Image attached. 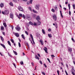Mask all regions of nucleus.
Listing matches in <instances>:
<instances>
[{
  "label": "nucleus",
  "mask_w": 75,
  "mask_h": 75,
  "mask_svg": "<svg viewBox=\"0 0 75 75\" xmlns=\"http://www.w3.org/2000/svg\"><path fill=\"white\" fill-rule=\"evenodd\" d=\"M13 34L17 37H19V34L17 33L13 32Z\"/></svg>",
  "instance_id": "7"
},
{
  "label": "nucleus",
  "mask_w": 75,
  "mask_h": 75,
  "mask_svg": "<svg viewBox=\"0 0 75 75\" xmlns=\"http://www.w3.org/2000/svg\"><path fill=\"white\" fill-rule=\"evenodd\" d=\"M54 8L55 10L56 11H57L58 10V8H57V6H56L54 7Z\"/></svg>",
  "instance_id": "14"
},
{
  "label": "nucleus",
  "mask_w": 75,
  "mask_h": 75,
  "mask_svg": "<svg viewBox=\"0 0 75 75\" xmlns=\"http://www.w3.org/2000/svg\"><path fill=\"white\" fill-rule=\"evenodd\" d=\"M29 24H30V25H33L34 24H33V22H31V21H30L29 22Z\"/></svg>",
  "instance_id": "23"
},
{
  "label": "nucleus",
  "mask_w": 75,
  "mask_h": 75,
  "mask_svg": "<svg viewBox=\"0 0 75 75\" xmlns=\"http://www.w3.org/2000/svg\"><path fill=\"white\" fill-rule=\"evenodd\" d=\"M34 25H37V23L35 22H34Z\"/></svg>",
  "instance_id": "48"
},
{
  "label": "nucleus",
  "mask_w": 75,
  "mask_h": 75,
  "mask_svg": "<svg viewBox=\"0 0 75 75\" xmlns=\"http://www.w3.org/2000/svg\"><path fill=\"white\" fill-rule=\"evenodd\" d=\"M36 19L38 21H39L40 20V17L39 16H38L36 17Z\"/></svg>",
  "instance_id": "10"
},
{
  "label": "nucleus",
  "mask_w": 75,
  "mask_h": 75,
  "mask_svg": "<svg viewBox=\"0 0 75 75\" xmlns=\"http://www.w3.org/2000/svg\"><path fill=\"white\" fill-rule=\"evenodd\" d=\"M68 6L69 7V10H70V4H68Z\"/></svg>",
  "instance_id": "39"
},
{
  "label": "nucleus",
  "mask_w": 75,
  "mask_h": 75,
  "mask_svg": "<svg viewBox=\"0 0 75 75\" xmlns=\"http://www.w3.org/2000/svg\"><path fill=\"white\" fill-rule=\"evenodd\" d=\"M16 30H17V31H19L20 30V28L18 26L16 28Z\"/></svg>",
  "instance_id": "9"
},
{
  "label": "nucleus",
  "mask_w": 75,
  "mask_h": 75,
  "mask_svg": "<svg viewBox=\"0 0 75 75\" xmlns=\"http://www.w3.org/2000/svg\"><path fill=\"white\" fill-rule=\"evenodd\" d=\"M7 42L8 44V45H10V46H11V43H10V41L9 40H8V42Z\"/></svg>",
  "instance_id": "18"
},
{
  "label": "nucleus",
  "mask_w": 75,
  "mask_h": 75,
  "mask_svg": "<svg viewBox=\"0 0 75 75\" xmlns=\"http://www.w3.org/2000/svg\"><path fill=\"white\" fill-rule=\"evenodd\" d=\"M33 11L34 13H37V11H35V10L33 9Z\"/></svg>",
  "instance_id": "30"
},
{
  "label": "nucleus",
  "mask_w": 75,
  "mask_h": 75,
  "mask_svg": "<svg viewBox=\"0 0 75 75\" xmlns=\"http://www.w3.org/2000/svg\"><path fill=\"white\" fill-rule=\"evenodd\" d=\"M60 12L61 16L62 17V18H63V16H62V12H61V11H60Z\"/></svg>",
  "instance_id": "29"
},
{
  "label": "nucleus",
  "mask_w": 75,
  "mask_h": 75,
  "mask_svg": "<svg viewBox=\"0 0 75 75\" xmlns=\"http://www.w3.org/2000/svg\"><path fill=\"white\" fill-rule=\"evenodd\" d=\"M25 33L26 34V35H28V33L27 31H25Z\"/></svg>",
  "instance_id": "34"
},
{
  "label": "nucleus",
  "mask_w": 75,
  "mask_h": 75,
  "mask_svg": "<svg viewBox=\"0 0 75 75\" xmlns=\"http://www.w3.org/2000/svg\"><path fill=\"white\" fill-rule=\"evenodd\" d=\"M42 33H43L44 34H45V31H44V30L43 29L42 30Z\"/></svg>",
  "instance_id": "26"
},
{
  "label": "nucleus",
  "mask_w": 75,
  "mask_h": 75,
  "mask_svg": "<svg viewBox=\"0 0 75 75\" xmlns=\"http://www.w3.org/2000/svg\"><path fill=\"white\" fill-rule=\"evenodd\" d=\"M13 1H14V2H15V3L17 2V0H13Z\"/></svg>",
  "instance_id": "56"
},
{
  "label": "nucleus",
  "mask_w": 75,
  "mask_h": 75,
  "mask_svg": "<svg viewBox=\"0 0 75 75\" xmlns=\"http://www.w3.org/2000/svg\"><path fill=\"white\" fill-rule=\"evenodd\" d=\"M13 52L15 55H17V52H16L13 50Z\"/></svg>",
  "instance_id": "25"
},
{
  "label": "nucleus",
  "mask_w": 75,
  "mask_h": 75,
  "mask_svg": "<svg viewBox=\"0 0 75 75\" xmlns=\"http://www.w3.org/2000/svg\"><path fill=\"white\" fill-rule=\"evenodd\" d=\"M29 40H30V41H31V43L32 44H33V42H32V41H31V38H29Z\"/></svg>",
  "instance_id": "58"
},
{
  "label": "nucleus",
  "mask_w": 75,
  "mask_h": 75,
  "mask_svg": "<svg viewBox=\"0 0 75 75\" xmlns=\"http://www.w3.org/2000/svg\"><path fill=\"white\" fill-rule=\"evenodd\" d=\"M53 18L54 20H55V21L57 20V16H56V15H54L53 16Z\"/></svg>",
  "instance_id": "8"
},
{
  "label": "nucleus",
  "mask_w": 75,
  "mask_h": 75,
  "mask_svg": "<svg viewBox=\"0 0 75 75\" xmlns=\"http://www.w3.org/2000/svg\"><path fill=\"white\" fill-rule=\"evenodd\" d=\"M47 59L48 61L50 63H51V62H50V59L49 58H47Z\"/></svg>",
  "instance_id": "43"
},
{
  "label": "nucleus",
  "mask_w": 75,
  "mask_h": 75,
  "mask_svg": "<svg viewBox=\"0 0 75 75\" xmlns=\"http://www.w3.org/2000/svg\"><path fill=\"white\" fill-rule=\"evenodd\" d=\"M3 25L5 27H7V25H6V23H4Z\"/></svg>",
  "instance_id": "24"
},
{
  "label": "nucleus",
  "mask_w": 75,
  "mask_h": 75,
  "mask_svg": "<svg viewBox=\"0 0 75 75\" xmlns=\"http://www.w3.org/2000/svg\"><path fill=\"white\" fill-rule=\"evenodd\" d=\"M18 9L19 10H20V11H23V8H22L20 6L18 7Z\"/></svg>",
  "instance_id": "6"
},
{
  "label": "nucleus",
  "mask_w": 75,
  "mask_h": 75,
  "mask_svg": "<svg viewBox=\"0 0 75 75\" xmlns=\"http://www.w3.org/2000/svg\"><path fill=\"white\" fill-rule=\"evenodd\" d=\"M48 36L49 38H51V37H52V35H51V34H48Z\"/></svg>",
  "instance_id": "22"
},
{
  "label": "nucleus",
  "mask_w": 75,
  "mask_h": 75,
  "mask_svg": "<svg viewBox=\"0 0 75 75\" xmlns=\"http://www.w3.org/2000/svg\"><path fill=\"white\" fill-rule=\"evenodd\" d=\"M38 56L39 57H41V56H40V54H38Z\"/></svg>",
  "instance_id": "61"
},
{
  "label": "nucleus",
  "mask_w": 75,
  "mask_h": 75,
  "mask_svg": "<svg viewBox=\"0 0 75 75\" xmlns=\"http://www.w3.org/2000/svg\"><path fill=\"white\" fill-rule=\"evenodd\" d=\"M51 56L52 57H55V56H54V55H51Z\"/></svg>",
  "instance_id": "59"
},
{
  "label": "nucleus",
  "mask_w": 75,
  "mask_h": 75,
  "mask_svg": "<svg viewBox=\"0 0 75 75\" xmlns=\"http://www.w3.org/2000/svg\"><path fill=\"white\" fill-rule=\"evenodd\" d=\"M2 13L3 14H8L9 12H8V11L6 10L4 12L2 11Z\"/></svg>",
  "instance_id": "2"
},
{
  "label": "nucleus",
  "mask_w": 75,
  "mask_h": 75,
  "mask_svg": "<svg viewBox=\"0 0 75 75\" xmlns=\"http://www.w3.org/2000/svg\"><path fill=\"white\" fill-rule=\"evenodd\" d=\"M40 42L42 45H44V44H43V42H42V40H40Z\"/></svg>",
  "instance_id": "16"
},
{
  "label": "nucleus",
  "mask_w": 75,
  "mask_h": 75,
  "mask_svg": "<svg viewBox=\"0 0 75 75\" xmlns=\"http://www.w3.org/2000/svg\"><path fill=\"white\" fill-rule=\"evenodd\" d=\"M2 34L4 35H5V32H3Z\"/></svg>",
  "instance_id": "60"
},
{
  "label": "nucleus",
  "mask_w": 75,
  "mask_h": 75,
  "mask_svg": "<svg viewBox=\"0 0 75 75\" xmlns=\"http://www.w3.org/2000/svg\"><path fill=\"white\" fill-rule=\"evenodd\" d=\"M55 27H56V28H58V26L57 24L55 25Z\"/></svg>",
  "instance_id": "49"
},
{
  "label": "nucleus",
  "mask_w": 75,
  "mask_h": 75,
  "mask_svg": "<svg viewBox=\"0 0 75 75\" xmlns=\"http://www.w3.org/2000/svg\"><path fill=\"white\" fill-rule=\"evenodd\" d=\"M44 65L45 67L46 68H47V65H45V64H44Z\"/></svg>",
  "instance_id": "57"
},
{
  "label": "nucleus",
  "mask_w": 75,
  "mask_h": 75,
  "mask_svg": "<svg viewBox=\"0 0 75 75\" xmlns=\"http://www.w3.org/2000/svg\"><path fill=\"white\" fill-rule=\"evenodd\" d=\"M13 65H14L15 68H16V64L14 63L13 64Z\"/></svg>",
  "instance_id": "62"
},
{
  "label": "nucleus",
  "mask_w": 75,
  "mask_h": 75,
  "mask_svg": "<svg viewBox=\"0 0 75 75\" xmlns=\"http://www.w3.org/2000/svg\"><path fill=\"white\" fill-rule=\"evenodd\" d=\"M52 11V12H53V13H54L55 12V10L54 9H52L51 10Z\"/></svg>",
  "instance_id": "32"
},
{
  "label": "nucleus",
  "mask_w": 75,
  "mask_h": 75,
  "mask_svg": "<svg viewBox=\"0 0 75 75\" xmlns=\"http://www.w3.org/2000/svg\"><path fill=\"white\" fill-rule=\"evenodd\" d=\"M25 44H26V45H28V43H27V42H25Z\"/></svg>",
  "instance_id": "42"
},
{
  "label": "nucleus",
  "mask_w": 75,
  "mask_h": 75,
  "mask_svg": "<svg viewBox=\"0 0 75 75\" xmlns=\"http://www.w3.org/2000/svg\"><path fill=\"white\" fill-rule=\"evenodd\" d=\"M13 44H14V46H16V43H13Z\"/></svg>",
  "instance_id": "64"
},
{
  "label": "nucleus",
  "mask_w": 75,
  "mask_h": 75,
  "mask_svg": "<svg viewBox=\"0 0 75 75\" xmlns=\"http://www.w3.org/2000/svg\"><path fill=\"white\" fill-rule=\"evenodd\" d=\"M0 37L2 41H4V39H3V38L2 36H1Z\"/></svg>",
  "instance_id": "27"
},
{
  "label": "nucleus",
  "mask_w": 75,
  "mask_h": 75,
  "mask_svg": "<svg viewBox=\"0 0 75 75\" xmlns=\"http://www.w3.org/2000/svg\"><path fill=\"white\" fill-rule=\"evenodd\" d=\"M26 18H27L28 20L30 21L31 20V17L30 15H27L26 16Z\"/></svg>",
  "instance_id": "3"
},
{
  "label": "nucleus",
  "mask_w": 75,
  "mask_h": 75,
  "mask_svg": "<svg viewBox=\"0 0 75 75\" xmlns=\"http://www.w3.org/2000/svg\"><path fill=\"white\" fill-rule=\"evenodd\" d=\"M0 6H1V7H4V4L2 3L1 4Z\"/></svg>",
  "instance_id": "15"
},
{
  "label": "nucleus",
  "mask_w": 75,
  "mask_h": 75,
  "mask_svg": "<svg viewBox=\"0 0 75 75\" xmlns=\"http://www.w3.org/2000/svg\"><path fill=\"white\" fill-rule=\"evenodd\" d=\"M10 6H13V3H12V2H11L10 3Z\"/></svg>",
  "instance_id": "31"
},
{
  "label": "nucleus",
  "mask_w": 75,
  "mask_h": 75,
  "mask_svg": "<svg viewBox=\"0 0 75 75\" xmlns=\"http://www.w3.org/2000/svg\"><path fill=\"white\" fill-rule=\"evenodd\" d=\"M68 51H69V52H72V49L71 48V47H69L68 49Z\"/></svg>",
  "instance_id": "11"
},
{
  "label": "nucleus",
  "mask_w": 75,
  "mask_h": 75,
  "mask_svg": "<svg viewBox=\"0 0 75 75\" xmlns=\"http://www.w3.org/2000/svg\"><path fill=\"white\" fill-rule=\"evenodd\" d=\"M69 15H70V16H71V11H69Z\"/></svg>",
  "instance_id": "47"
},
{
  "label": "nucleus",
  "mask_w": 75,
  "mask_h": 75,
  "mask_svg": "<svg viewBox=\"0 0 75 75\" xmlns=\"http://www.w3.org/2000/svg\"><path fill=\"white\" fill-rule=\"evenodd\" d=\"M19 16H18V18H19V19H20V17H23L24 19H25V15H24L23 14L22 15V14L20 13L19 14Z\"/></svg>",
  "instance_id": "1"
},
{
  "label": "nucleus",
  "mask_w": 75,
  "mask_h": 75,
  "mask_svg": "<svg viewBox=\"0 0 75 75\" xmlns=\"http://www.w3.org/2000/svg\"><path fill=\"white\" fill-rule=\"evenodd\" d=\"M48 31H51V29L50 28H49L48 30Z\"/></svg>",
  "instance_id": "55"
},
{
  "label": "nucleus",
  "mask_w": 75,
  "mask_h": 75,
  "mask_svg": "<svg viewBox=\"0 0 75 75\" xmlns=\"http://www.w3.org/2000/svg\"><path fill=\"white\" fill-rule=\"evenodd\" d=\"M4 29V27L3 26H1V30H3Z\"/></svg>",
  "instance_id": "35"
},
{
  "label": "nucleus",
  "mask_w": 75,
  "mask_h": 75,
  "mask_svg": "<svg viewBox=\"0 0 75 75\" xmlns=\"http://www.w3.org/2000/svg\"><path fill=\"white\" fill-rule=\"evenodd\" d=\"M10 17L11 18H13V14L12 13L10 14Z\"/></svg>",
  "instance_id": "12"
},
{
  "label": "nucleus",
  "mask_w": 75,
  "mask_h": 75,
  "mask_svg": "<svg viewBox=\"0 0 75 75\" xmlns=\"http://www.w3.org/2000/svg\"><path fill=\"white\" fill-rule=\"evenodd\" d=\"M21 37L22 38H23L24 40H25V37H24V35H22Z\"/></svg>",
  "instance_id": "20"
},
{
  "label": "nucleus",
  "mask_w": 75,
  "mask_h": 75,
  "mask_svg": "<svg viewBox=\"0 0 75 75\" xmlns=\"http://www.w3.org/2000/svg\"><path fill=\"white\" fill-rule=\"evenodd\" d=\"M20 63L21 64V65H23V64H24L23 63V62H20Z\"/></svg>",
  "instance_id": "41"
},
{
  "label": "nucleus",
  "mask_w": 75,
  "mask_h": 75,
  "mask_svg": "<svg viewBox=\"0 0 75 75\" xmlns=\"http://www.w3.org/2000/svg\"><path fill=\"white\" fill-rule=\"evenodd\" d=\"M42 73L43 75H45V73L44 71H42Z\"/></svg>",
  "instance_id": "36"
},
{
  "label": "nucleus",
  "mask_w": 75,
  "mask_h": 75,
  "mask_svg": "<svg viewBox=\"0 0 75 75\" xmlns=\"http://www.w3.org/2000/svg\"><path fill=\"white\" fill-rule=\"evenodd\" d=\"M10 40L12 42V43H14V40H13V39H11Z\"/></svg>",
  "instance_id": "28"
},
{
  "label": "nucleus",
  "mask_w": 75,
  "mask_h": 75,
  "mask_svg": "<svg viewBox=\"0 0 75 75\" xmlns=\"http://www.w3.org/2000/svg\"><path fill=\"white\" fill-rule=\"evenodd\" d=\"M29 2H30V3L31 4L32 3V2H33V0H30Z\"/></svg>",
  "instance_id": "45"
},
{
  "label": "nucleus",
  "mask_w": 75,
  "mask_h": 75,
  "mask_svg": "<svg viewBox=\"0 0 75 75\" xmlns=\"http://www.w3.org/2000/svg\"><path fill=\"white\" fill-rule=\"evenodd\" d=\"M40 5L39 4H37L35 6V8L37 9L38 10H39V8H40Z\"/></svg>",
  "instance_id": "4"
},
{
  "label": "nucleus",
  "mask_w": 75,
  "mask_h": 75,
  "mask_svg": "<svg viewBox=\"0 0 75 75\" xmlns=\"http://www.w3.org/2000/svg\"><path fill=\"white\" fill-rule=\"evenodd\" d=\"M64 8V10H67L66 8Z\"/></svg>",
  "instance_id": "63"
},
{
  "label": "nucleus",
  "mask_w": 75,
  "mask_h": 75,
  "mask_svg": "<svg viewBox=\"0 0 75 75\" xmlns=\"http://www.w3.org/2000/svg\"><path fill=\"white\" fill-rule=\"evenodd\" d=\"M35 58L36 59H39V57L37 56V55H35Z\"/></svg>",
  "instance_id": "19"
},
{
  "label": "nucleus",
  "mask_w": 75,
  "mask_h": 75,
  "mask_svg": "<svg viewBox=\"0 0 75 75\" xmlns=\"http://www.w3.org/2000/svg\"><path fill=\"white\" fill-rule=\"evenodd\" d=\"M57 73L58 75H59V71L58 70H57Z\"/></svg>",
  "instance_id": "51"
},
{
  "label": "nucleus",
  "mask_w": 75,
  "mask_h": 75,
  "mask_svg": "<svg viewBox=\"0 0 75 75\" xmlns=\"http://www.w3.org/2000/svg\"><path fill=\"white\" fill-rule=\"evenodd\" d=\"M72 71H75V70H74V67H72Z\"/></svg>",
  "instance_id": "40"
},
{
  "label": "nucleus",
  "mask_w": 75,
  "mask_h": 75,
  "mask_svg": "<svg viewBox=\"0 0 75 75\" xmlns=\"http://www.w3.org/2000/svg\"><path fill=\"white\" fill-rule=\"evenodd\" d=\"M44 50H45V52L47 53V48L46 47H45L43 49Z\"/></svg>",
  "instance_id": "13"
},
{
  "label": "nucleus",
  "mask_w": 75,
  "mask_h": 75,
  "mask_svg": "<svg viewBox=\"0 0 75 75\" xmlns=\"http://www.w3.org/2000/svg\"><path fill=\"white\" fill-rule=\"evenodd\" d=\"M71 40H72V41H73V42H75V40H74V39L73 38H71Z\"/></svg>",
  "instance_id": "53"
},
{
  "label": "nucleus",
  "mask_w": 75,
  "mask_h": 75,
  "mask_svg": "<svg viewBox=\"0 0 75 75\" xmlns=\"http://www.w3.org/2000/svg\"><path fill=\"white\" fill-rule=\"evenodd\" d=\"M18 46H19V47H21V44L20 42H18Z\"/></svg>",
  "instance_id": "37"
},
{
  "label": "nucleus",
  "mask_w": 75,
  "mask_h": 75,
  "mask_svg": "<svg viewBox=\"0 0 75 75\" xmlns=\"http://www.w3.org/2000/svg\"><path fill=\"white\" fill-rule=\"evenodd\" d=\"M65 72L66 75H68V73H67V71H66V70H65Z\"/></svg>",
  "instance_id": "46"
},
{
  "label": "nucleus",
  "mask_w": 75,
  "mask_h": 75,
  "mask_svg": "<svg viewBox=\"0 0 75 75\" xmlns=\"http://www.w3.org/2000/svg\"><path fill=\"white\" fill-rule=\"evenodd\" d=\"M31 64L32 65V66H34V63L33 62H32L31 63Z\"/></svg>",
  "instance_id": "50"
},
{
  "label": "nucleus",
  "mask_w": 75,
  "mask_h": 75,
  "mask_svg": "<svg viewBox=\"0 0 75 75\" xmlns=\"http://www.w3.org/2000/svg\"><path fill=\"white\" fill-rule=\"evenodd\" d=\"M8 55L9 56V57H12L11 55V54H9V53H8Z\"/></svg>",
  "instance_id": "52"
},
{
  "label": "nucleus",
  "mask_w": 75,
  "mask_h": 75,
  "mask_svg": "<svg viewBox=\"0 0 75 75\" xmlns=\"http://www.w3.org/2000/svg\"><path fill=\"white\" fill-rule=\"evenodd\" d=\"M30 2L28 1L27 2V4H28V5H30Z\"/></svg>",
  "instance_id": "44"
},
{
  "label": "nucleus",
  "mask_w": 75,
  "mask_h": 75,
  "mask_svg": "<svg viewBox=\"0 0 75 75\" xmlns=\"http://www.w3.org/2000/svg\"><path fill=\"white\" fill-rule=\"evenodd\" d=\"M30 38H31L32 41H33V44H35V42H34V39H33V35L32 34H30Z\"/></svg>",
  "instance_id": "5"
},
{
  "label": "nucleus",
  "mask_w": 75,
  "mask_h": 75,
  "mask_svg": "<svg viewBox=\"0 0 75 75\" xmlns=\"http://www.w3.org/2000/svg\"><path fill=\"white\" fill-rule=\"evenodd\" d=\"M73 8L74 9H75V4H73Z\"/></svg>",
  "instance_id": "38"
},
{
  "label": "nucleus",
  "mask_w": 75,
  "mask_h": 75,
  "mask_svg": "<svg viewBox=\"0 0 75 75\" xmlns=\"http://www.w3.org/2000/svg\"><path fill=\"white\" fill-rule=\"evenodd\" d=\"M1 46H2V47H3V48H4V49L6 48V47H5V45H4L3 44H1Z\"/></svg>",
  "instance_id": "17"
},
{
  "label": "nucleus",
  "mask_w": 75,
  "mask_h": 75,
  "mask_svg": "<svg viewBox=\"0 0 75 75\" xmlns=\"http://www.w3.org/2000/svg\"><path fill=\"white\" fill-rule=\"evenodd\" d=\"M29 9L31 11H32V10H31V7H29Z\"/></svg>",
  "instance_id": "33"
},
{
  "label": "nucleus",
  "mask_w": 75,
  "mask_h": 75,
  "mask_svg": "<svg viewBox=\"0 0 75 75\" xmlns=\"http://www.w3.org/2000/svg\"><path fill=\"white\" fill-rule=\"evenodd\" d=\"M40 64H42V61H40Z\"/></svg>",
  "instance_id": "54"
},
{
  "label": "nucleus",
  "mask_w": 75,
  "mask_h": 75,
  "mask_svg": "<svg viewBox=\"0 0 75 75\" xmlns=\"http://www.w3.org/2000/svg\"><path fill=\"white\" fill-rule=\"evenodd\" d=\"M38 25H41V22L40 21H38Z\"/></svg>",
  "instance_id": "21"
}]
</instances>
